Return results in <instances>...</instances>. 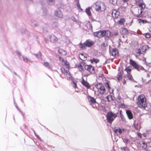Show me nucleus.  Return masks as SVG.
Masks as SVG:
<instances>
[{
    "instance_id": "19",
    "label": "nucleus",
    "mask_w": 151,
    "mask_h": 151,
    "mask_svg": "<svg viewBox=\"0 0 151 151\" xmlns=\"http://www.w3.org/2000/svg\"><path fill=\"white\" fill-rule=\"evenodd\" d=\"M126 114L129 119H131L133 118V114L130 110H127L126 111Z\"/></svg>"
},
{
    "instance_id": "42",
    "label": "nucleus",
    "mask_w": 151,
    "mask_h": 151,
    "mask_svg": "<svg viewBox=\"0 0 151 151\" xmlns=\"http://www.w3.org/2000/svg\"><path fill=\"white\" fill-rule=\"evenodd\" d=\"M147 144L144 142H143L142 145V147L144 149L146 148L147 147Z\"/></svg>"
},
{
    "instance_id": "45",
    "label": "nucleus",
    "mask_w": 151,
    "mask_h": 151,
    "mask_svg": "<svg viewBox=\"0 0 151 151\" xmlns=\"http://www.w3.org/2000/svg\"><path fill=\"white\" fill-rule=\"evenodd\" d=\"M52 26L53 27H58V25L57 22H54L52 24Z\"/></svg>"
},
{
    "instance_id": "7",
    "label": "nucleus",
    "mask_w": 151,
    "mask_h": 151,
    "mask_svg": "<svg viewBox=\"0 0 151 151\" xmlns=\"http://www.w3.org/2000/svg\"><path fill=\"white\" fill-rule=\"evenodd\" d=\"M84 68L89 73V74H86L84 75L83 76H87L89 75L91 73H94V69L93 66L91 65H85L84 66Z\"/></svg>"
},
{
    "instance_id": "41",
    "label": "nucleus",
    "mask_w": 151,
    "mask_h": 151,
    "mask_svg": "<svg viewBox=\"0 0 151 151\" xmlns=\"http://www.w3.org/2000/svg\"><path fill=\"white\" fill-rule=\"evenodd\" d=\"M72 83L73 84V86L74 88H77V83L76 81H75L72 80Z\"/></svg>"
},
{
    "instance_id": "60",
    "label": "nucleus",
    "mask_w": 151,
    "mask_h": 151,
    "mask_svg": "<svg viewBox=\"0 0 151 151\" xmlns=\"http://www.w3.org/2000/svg\"><path fill=\"white\" fill-rule=\"evenodd\" d=\"M149 151H151V146L150 147Z\"/></svg>"
},
{
    "instance_id": "62",
    "label": "nucleus",
    "mask_w": 151,
    "mask_h": 151,
    "mask_svg": "<svg viewBox=\"0 0 151 151\" xmlns=\"http://www.w3.org/2000/svg\"><path fill=\"white\" fill-rule=\"evenodd\" d=\"M138 136L139 137H141V136L140 135H139V133H138Z\"/></svg>"
},
{
    "instance_id": "22",
    "label": "nucleus",
    "mask_w": 151,
    "mask_h": 151,
    "mask_svg": "<svg viewBox=\"0 0 151 151\" xmlns=\"http://www.w3.org/2000/svg\"><path fill=\"white\" fill-rule=\"evenodd\" d=\"M88 99L89 100V101L91 102L92 103L94 104L96 102V101L94 98L90 96H88Z\"/></svg>"
},
{
    "instance_id": "1",
    "label": "nucleus",
    "mask_w": 151,
    "mask_h": 151,
    "mask_svg": "<svg viewBox=\"0 0 151 151\" xmlns=\"http://www.w3.org/2000/svg\"><path fill=\"white\" fill-rule=\"evenodd\" d=\"M137 4L139 6V9L136 8L134 12V15L137 17H141L142 15L141 14L142 9H144L145 7V4L143 3L142 0H139L136 2Z\"/></svg>"
},
{
    "instance_id": "36",
    "label": "nucleus",
    "mask_w": 151,
    "mask_h": 151,
    "mask_svg": "<svg viewBox=\"0 0 151 151\" xmlns=\"http://www.w3.org/2000/svg\"><path fill=\"white\" fill-rule=\"evenodd\" d=\"M44 65L48 68H51V67L49 63L47 62H45L44 63Z\"/></svg>"
},
{
    "instance_id": "57",
    "label": "nucleus",
    "mask_w": 151,
    "mask_h": 151,
    "mask_svg": "<svg viewBox=\"0 0 151 151\" xmlns=\"http://www.w3.org/2000/svg\"><path fill=\"white\" fill-rule=\"evenodd\" d=\"M125 9V8H124V7H120V8H119V9Z\"/></svg>"
},
{
    "instance_id": "21",
    "label": "nucleus",
    "mask_w": 151,
    "mask_h": 151,
    "mask_svg": "<svg viewBox=\"0 0 151 151\" xmlns=\"http://www.w3.org/2000/svg\"><path fill=\"white\" fill-rule=\"evenodd\" d=\"M58 52L60 54L63 55H66L67 54V52L63 49L60 48L58 50Z\"/></svg>"
},
{
    "instance_id": "8",
    "label": "nucleus",
    "mask_w": 151,
    "mask_h": 151,
    "mask_svg": "<svg viewBox=\"0 0 151 151\" xmlns=\"http://www.w3.org/2000/svg\"><path fill=\"white\" fill-rule=\"evenodd\" d=\"M104 30L98 31L94 33V36L98 38H100L104 37Z\"/></svg>"
},
{
    "instance_id": "54",
    "label": "nucleus",
    "mask_w": 151,
    "mask_h": 151,
    "mask_svg": "<svg viewBox=\"0 0 151 151\" xmlns=\"http://www.w3.org/2000/svg\"><path fill=\"white\" fill-rule=\"evenodd\" d=\"M141 21H142V22H143V23H144L145 22H146V21L145 20H141Z\"/></svg>"
},
{
    "instance_id": "40",
    "label": "nucleus",
    "mask_w": 151,
    "mask_h": 151,
    "mask_svg": "<svg viewBox=\"0 0 151 151\" xmlns=\"http://www.w3.org/2000/svg\"><path fill=\"white\" fill-rule=\"evenodd\" d=\"M79 45L80 48L82 49L84 48L86 46V45L84 44V43L83 44L81 43L79 44Z\"/></svg>"
},
{
    "instance_id": "11",
    "label": "nucleus",
    "mask_w": 151,
    "mask_h": 151,
    "mask_svg": "<svg viewBox=\"0 0 151 151\" xmlns=\"http://www.w3.org/2000/svg\"><path fill=\"white\" fill-rule=\"evenodd\" d=\"M94 42L91 40H86L84 42V44L86 46L90 47L92 46L94 44Z\"/></svg>"
},
{
    "instance_id": "44",
    "label": "nucleus",
    "mask_w": 151,
    "mask_h": 151,
    "mask_svg": "<svg viewBox=\"0 0 151 151\" xmlns=\"http://www.w3.org/2000/svg\"><path fill=\"white\" fill-rule=\"evenodd\" d=\"M76 6L78 9H81L82 11L83 10L81 8V6L80 5L79 1H77L76 4Z\"/></svg>"
},
{
    "instance_id": "58",
    "label": "nucleus",
    "mask_w": 151,
    "mask_h": 151,
    "mask_svg": "<svg viewBox=\"0 0 151 151\" xmlns=\"http://www.w3.org/2000/svg\"><path fill=\"white\" fill-rule=\"evenodd\" d=\"M123 1L126 2L129 1V0H122Z\"/></svg>"
},
{
    "instance_id": "14",
    "label": "nucleus",
    "mask_w": 151,
    "mask_h": 151,
    "mask_svg": "<svg viewBox=\"0 0 151 151\" xmlns=\"http://www.w3.org/2000/svg\"><path fill=\"white\" fill-rule=\"evenodd\" d=\"M124 129H121L118 128L115 129L114 130V132L116 133L117 135H120L124 131Z\"/></svg>"
},
{
    "instance_id": "5",
    "label": "nucleus",
    "mask_w": 151,
    "mask_h": 151,
    "mask_svg": "<svg viewBox=\"0 0 151 151\" xmlns=\"http://www.w3.org/2000/svg\"><path fill=\"white\" fill-rule=\"evenodd\" d=\"M98 91L101 94H103L106 93V89L104 85L101 83H99L95 86Z\"/></svg>"
},
{
    "instance_id": "51",
    "label": "nucleus",
    "mask_w": 151,
    "mask_h": 151,
    "mask_svg": "<svg viewBox=\"0 0 151 151\" xmlns=\"http://www.w3.org/2000/svg\"><path fill=\"white\" fill-rule=\"evenodd\" d=\"M35 55L37 58H40L41 57V55L40 53L38 54H36Z\"/></svg>"
},
{
    "instance_id": "30",
    "label": "nucleus",
    "mask_w": 151,
    "mask_h": 151,
    "mask_svg": "<svg viewBox=\"0 0 151 151\" xmlns=\"http://www.w3.org/2000/svg\"><path fill=\"white\" fill-rule=\"evenodd\" d=\"M78 68L79 70L81 72H84V70L83 68V66L81 64H79V65L78 66Z\"/></svg>"
},
{
    "instance_id": "37",
    "label": "nucleus",
    "mask_w": 151,
    "mask_h": 151,
    "mask_svg": "<svg viewBox=\"0 0 151 151\" xmlns=\"http://www.w3.org/2000/svg\"><path fill=\"white\" fill-rule=\"evenodd\" d=\"M61 70L62 72L65 75L68 71L66 70L64 68H61Z\"/></svg>"
},
{
    "instance_id": "29",
    "label": "nucleus",
    "mask_w": 151,
    "mask_h": 151,
    "mask_svg": "<svg viewBox=\"0 0 151 151\" xmlns=\"http://www.w3.org/2000/svg\"><path fill=\"white\" fill-rule=\"evenodd\" d=\"M90 61L91 63H93V62H95L96 63L99 62V60L94 58L91 59Z\"/></svg>"
},
{
    "instance_id": "48",
    "label": "nucleus",
    "mask_w": 151,
    "mask_h": 151,
    "mask_svg": "<svg viewBox=\"0 0 151 151\" xmlns=\"http://www.w3.org/2000/svg\"><path fill=\"white\" fill-rule=\"evenodd\" d=\"M151 37L149 33H146L145 35V37L146 38H149Z\"/></svg>"
},
{
    "instance_id": "12",
    "label": "nucleus",
    "mask_w": 151,
    "mask_h": 151,
    "mask_svg": "<svg viewBox=\"0 0 151 151\" xmlns=\"http://www.w3.org/2000/svg\"><path fill=\"white\" fill-rule=\"evenodd\" d=\"M49 37L51 42L54 43L58 40V38L53 35H49Z\"/></svg>"
},
{
    "instance_id": "28",
    "label": "nucleus",
    "mask_w": 151,
    "mask_h": 151,
    "mask_svg": "<svg viewBox=\"0 0 151 151\" xmlns=\"http://www.w3.org/2000/svg\"><path fill=\"white\" fill-rule=\"evenodd\" d=\"M148 47L146 45H144L141 48V50L142 52H145L147 50Z\"/></svg>"
},
{
    "instance_id": "25",
    "label": "nucleus",
    "mask_w": 151,
    "mask_h": 151,
    "mask_svg": "<svg viewBox=\"0 0 151 151\" xmlns=\"http://www.w3.org/2000/svg\"><path fill=\"white\" fill-rule=\"evenodd\" d=\"M106 98L107 99V101L109 102L114 100L113 97L110 95H108L107 97H106Z\"/></svg>"
},
{
    "instance_id": "2",
    "label": "nucleus",
    "mask_w": 151,
    "mask_h": 151,
    "mask_svg": "<svg viewBox=\"0 0 151 151\" xmlns=\"http://www.w3.org/2000/svg\"><path fill=\"white\" fill-rule=\"evenodd\" d=\"M137 104L139 107L141 108H145L147 106L146 99L145 96L142 95L138 97Z\"/></svg>"
},
{
    "instance_id": "32",
    "label": "nucleus",
    "mask_w": 151,
    "mask_h": 151,
    "mask_svg": "<svg viewBox=\"0 0 151 151\" xmlns=\"http://www.w3.org/2000/svg\"><path fill=\"white\" fill-rule=\"evenodd\" d=\"M125 70L127 71V74L130 73L131 71V68L129 67H127L126 68Z\"/></svg>"
},
{
    "instance_id": "64",
    "label": "nucleus",
    "mask_w": 151,
    "mask_h": 151,
    "mask_svg": "<svg viewBox=\"0 0 151 151\" xmlns=\"http://www.w3.org/2000/svg\"><path fill=\"white\" fill-rule=\"evenodd\" d=\"M150 32H151V27H150Z\"/></svg>"
},
{
    "instance_id": "17",
    "label": "nucleus",
    "mask_w": 151,
    "mask_h": 151,
    "mask_svg": "<svg viewBox=\"0 0 151 151\" xmlns=\"http://www.w3.org/2000/svg\"><path fill=\"white\" fill-rule=\"evenodd\" d=\"M134 126L135 129L137 130H139L141 128L140 123L139 122L137 123H135L134 124Z\"/></svg>"
},
{
    "instance_id": "6",
    "label": "nucleus",
    "mask_w": 151,
    "mask_h": 151,
    "mask_svg": "<svg viewBox=\"0 0 151 151\" xmlns=\"http://www.w3.org/2000/svg\"><path fill=\"white\" fill-rule=\"evenodd\" d=\"M130 63L134 68L139 71L141 70H145L143 67L139 65L134 61L131 59L130 60Z\"/></svg>"
},
{
    "instance_id": "61",
    "label": "nucleus",
    "mask_w": 151,
    "mask_h": 151,
    "mask_svg": "<svg viewBox=\"0 0 151 151\" xmlns=\"http://www.w3.org/2000/svg\"><path fill=\"white\" fill-rule=\"evenodd\" d=\"M138 136L139 137H141V136L140 135H139V133H138Z\"/></svg>"
},
{
    "instance_id": "4",
    "label": "nucleus",
    "mask_w": 151,
    "mask_h": 151,
    "mask_svg": "<svg viewBox=\"0 0 151 151\" xmlns=\"http://www.w3.org/2000/svg\"><path fill=\"white\" fill-rule=\"evenodd\" d=\"M117 116L116 114L113 113L111 111L109 112L106 115V119L108 122L109 123H111Z\"/></svg>"
},
{
    "instance_id": "39",
    "label": "nucleus",
    "mask_w": 151,
    "mask_h": 151,
    "mask_svg": "<svg viewBox=\"0 0 151 151\" xmlns=\"http://www.w3.org/2000/svg\"><path fill=\"white\" fill-rule=\"evenodd\" d=\"M64 65L66 66V68H68L69 67V63L66 60L63 63Z\"/></svg>"
},
{
    "instance_id": "31",
    "label": "nucleus",
    "mask_w": 151,
    "mask_h": 151,
    "mask_svg": "<svg viewBox=\"0 0 151 151\" xmlns=\"http://www.w3.org/2000/svg\"><path fill=\"white\" fill-rule=\"evenodd\" d=\"M124 142L126 144H127L130 142V141L127 138H124L123 139Z\"/></svg>"
},
{
    "instance_id": "43",
    "label": "nucleus",
    "mask_w": 151,
    "mask_h": 151,
    "mask_svg": "<svg viewBox=\"0 0 151 151\" xmlns=\"http://www.w3.org/2000/svg\"><path fill=\"white\" fill-rule=\"evenodd\" d=\"M122 151H129V150L126 147H124L121 148Z\"/></svg>"
},
{
    "instance_id": "56",
    "label": "nucleus",
    "mask_w": 151,
    "mask_h": 151,
    "mask_svg": "<svg viewBox=\"0 0 151 151\" xmlns=\"http://www.w3.org/2000/svg\"><path fill=\"white\" fill-rule=\"evenodd\" d=\"M34 133H35V136H36V137L37 138H39V136H38V135H36V134H35V132H34Z\"/></svg>"
},
{
    "instance_id": "63",
    "label": "nucleus",
    "mask_w": 151,
    "mask_h": 151,
    "mask_svg": "<svg viewBox=\"0 0 151 151\" xmlns=\"http://www.w3.org/2000/svg\"><path fill=\"white\" fill-rule=\"evenodd\" d=\"M144 60V61L145 62H146V59L144 58V60Z\"/></svg>"
},
{
    "instance_id": "55",
    "label": "nucleus",
    "mask_w": 151,
    "mask_h": 151,
    "mask_svg": "<svg viewBox=\"0 0 151 151\" xmlns=\"http://www.w3.org/2000/svg\"><path fill=\"white\" fill-rule=\"evenodd\" d=\"M17 53L19 55H20L21 54V53L19 51H17Z\"/></svg>"
},
{
    "instance_id": "35",
    "label": "nucleus",
    "mask_w": 151,
    "mask_h": 151,
    "mask_svg": "<svg viewBox=\"0 0 151 151\" xmlns=\"http://www.w3.org/2000/svg\"><path fill=\"white\" fill-rule=\"evenodd\" d=\"M47 1L50 5H53L54 3V0H47Z\"/></svg>"
},
{
    "instance_id": "16",
    "label": "nucleus",
    "mask_w": 151,
    "mask_h": 151,
    "mask_svg": "<svg viewBox=\"0 0 151 151\" xmlns=\"http://www.w3.org/2000/svg\"><path fill=\"white\" fill-rule=\"evenodd\" d=\"M111 32L108 30H104V37H106L108 38L110 37L111 36Z\"/></svg>"
},
{
    "instance_id": "10",
    "label": "nucleus",
    "mask_w": 151,
    "mask_h": 151,
    "mask_svg": "<svg viewBox=\"0 0 151 151\" xmlns=\"http://www.w3.org/2000/svg\"><path fill=\"white\" fill-rule=\"evenodd\" d=\"M112 15L114 18H117L119 15V12L116 9H114L112 12Z\"/></svg>"
},
{
    "instance_id": "50",
    "label": "nucleus",
    "mask_w": 151,
    "mask_h": 151,
    "mask_svg": "<svg viewBox=\"0 0 151 151\" xmlns=\"http://www.w3.org/2000/svg\"><path fill=\"white\" fill-rule=\"evenodd\" d=\"M59 60H60V61L62 62H63V63H64V62L66 60H64L61 57L59 58Z\"/></svg>"
},
{
    "instance_id": "53",
    "label": "nucleus",
    "mask_w": 151,
    "mask_h": 151,
    "mask_svg": "<svg viewBox=\"0 0 151 151\" xmlns=\"http://www.w3.org/2000/svg\"><path fill=\"white\" fill-rule=\"evenodd\" d=\"M45 40L46 43H48V40L45 38Z\"/></svg>"
},
{
    "instance_id": "47",
    "label": "nucleus",
    "mask_w": 151,
    "mask_h": 151,
    "mask_svg": "<svg viewBox=\"0 0 151 151\" xmlns=\"http://www.w3.org/2000/svg\"><path fill=\"white\" fill-rule=\"evenodd\" d=\"M24 61L25 62H27L28 61V59L26 57H23Z\"/></svg>"
},
{
    "instance_id": "34",
    "label": "nucleus",
    "mask_w": 151,
    "mask_h": 151,
    "mask_svg": "<svg viewBox=\"0 0 151 151\" xmlns=\"http://www.w3.org/2000/svg\"><path fill=\"white\" fill-rule=\"evenodd\" d=\"M110 3L113 5L116 4L117 3V0H109Z\"/></svg>"
},
{
    "instance_id": "9",
    "label": "nucleus",
    "mask_w": 151,
    "mask_h": 151,
    "mask_svg": "<svg viewBox=\"0 0 151 151\" xmlns=\"http://www.w3.org/2000/svg\"><path fill=\"white\" fill-rule=\"evenodd\" d=\"M110 54L114 57L118 56L119 52L118 50L116 48L113 49L112 50H110Z\"/></svg>"
},
{
    "instance_id": "23",
    "label": "nucleus",
    "mask_w": 151,
    "mask_h": 151,
    "mask_svg": "<svg viewBox=\"0 0 151 151\" xmlns=\"http://www.w3.org/2000/svg\"><path fill=\"white\" fill-rule=\"evenodd\" d=\"M65 75L67 77L68 79H69L71 80H72L73 78L72 77V75H71V74H70V73L69 71H68L67 73H66Z\"/></svg>"
},
{
    "instance_id": "18",
    "label": "nucleus",
    "mask_w": 151,
    "mask_h": 151,
    "mask_svg": "<svg viewBox=\"0 0 151 151\" xmlns=\"http://www.w3.org/2000/svg\"><path fill=\"white\" fill-rule=\"evenodd\" d=\"M91 9V8L90 7H88L86 9V13L89 18H91L92 17V14L90 11Z\"/></svg>"
},
{
    "instance_id": "13",
    "label": "nucleus",
    "mask_w": 151,
    "mask_h": 151,
    "mask_svg": "<svg viewBox=\"0 0 151 151\" xmlns=\"http://www.w3.org/2000/svg\"><path fill=\"white\" fill-rule=\"evenodd\" d=\"M81 83L84 86L88 88H90L91 87L90 84L87 81H85L83 78H82Z\"/></svg>"
},
{
    "instance_id": "38",
    "label": "nucleus",
    "mask_w": 151,
    "mask_h": 151,
    "mask_svg": "<svg viewBox=\"0 0 151 151\" xmlns=\"http://www.w3.org/2000/svg\"><path fill=\"white\" fill-rule=\"evenodd\" d=\"M127 77L128 78L129 80H132L133 79L132 75L130 74H127Z\"/></svg>"
},
{
    "instance_id": "59",
    "label": "nucleus",
    "mask_w": 151,
    "mask_h": 151,
    "mask_svg": "<svg viewBox=\"0 0 151 151\" xmlns=\"http://www.w3.org/2000/svg\"><path fill=\"white\" fill-rule=\"evenodd\" d=\"M126 82V81L125 80V79H124V82H123L124 84Z\"/></svg>"
},
{
    "instance_id": "20",
    "label": "nucleus",
    "mask_w": 151,
    "mask_h": 151,
    "mask_svg": "<svg viewBox=\"0 0 151 151\" xmlns=\"http://www.w3.org/2000/svg\"><path fill=\"white\" fill-rule=\"evenodd\" d=\"M121 33L123 35H127L128 33V31L125 28H122L120 30Z\"/></svg>"
},
{
    "instance_id": "26",
    "label": "nucleus",
    "mask_w": 151,
    "mask_h": 151,
    "mask_svg": "<svg viewBox=\"0 0 151 151\" xmlns=\"http://www.w3.org/2000/svg\"><path fill=\"white\" fill-rule=\"evenodd\" d=\"M125 22V19L124 18H122L119 20L118 23L120 25H124Z\"/></svg>"
},
{
    "instance_id": "27",
    "label": "nucleus",
    "mask_w": 151,
    "mask_h": 151,
    "mask_svg": "<svg viewBox=\"0 0 151 151\" xmlns=\"http://www.w3.org/2000/svg\"><path fill=\"white\" fill-rule=\"evenodd\" d=\"M123 74V73L122 72H120L119 73H118V76L117 77V79L119 81L120 80H121L122 78V75Z\"/></svg>"
},
{
    "instance_id": "52",
    "label": "nucleus",
    "mask_w": 151,
    "mask_h": 151,
    "mask_svg": "<svg viewBox=\"0 0 151 151\" xmlns=\"http://www.w3.org/2000/svg\"><path fill=\"white\" fill-rule=\"evenodd\" d=\"M88 25H89V27L90 29L92 30V25L91 24H88Z\"/></svg>"
},
{
    "instance_id": "24",
    "label": "nucleus",
    "mask_w": 151,
    "mask_h": 151,
    "mask_svg": "<svg viewBox=\"0 0 151 151\" xmlns=\"http://www.w3.org/2000/svg\"><path fill=\"white\" fill-rule=\"evenodd\" d=\"M80 58L83 61H85L87 59V58L83 54H81L79 55Z\"/></svg>"
},
{
    "instance_id": "49",
    "label": "nucleus",
    "mask_w": 151,
    "mask_h": 151,
    "mask_svg": "<svg viewBox=\"0 0 151 151\" xmlns=\"http://www.w3.org/2000/svg\"><path fill=\"white\" fill-rule=\"evenodd\" d=\"M71 19L73 22H77V21L76 20V18L72 16L71 17Z\"/></svg>"
},
{
    "instance_id": "46",
    "label": "nucleus",
    "mask_w": 151,
    "mask_h": 151,
    "mask_svg": "<svg viewBox=\"0 0 151 151\" xmlns=\"http://www.w3.org/2000/svg\"><path fill=\"white\" fill-rule=\"evenodd\" d=\"M141 51H141V49H140V48H139V49H138L137 50V53L139 55L142 53Z\"/></svg>"
},
{
    "instance_id": "15",
    "label": "nucleus",
    "mask_w": 151,
    "mask_h": 151,
    "mask_svg": "<svg viewBox=\"0 0 151 151\" xmlns=\"http://www.w3.org/2000/svg\"><path fill=\"white\" fill-rule=\"evenodd\" d=\"M55 15L56 17L59 18H62L63 17L62 13L60 10L55 11Z\"/></svg>"
},
{
    "instance_id": "33",
    "label": "nucleus",
    "mask_w": 151,
    "mask_h": 151,
    "mask_svg": "<svg viewBox=\"0 0 151 151\" xmlns=\"http://www.w3.org/2000/svg\"><path fill=\"white\" fill-rule=\"evenodd\" d=\"M106 87L108 89L109 91L110 90V87L109 85V82L107 81L105 83Z\"/></svg>"
},
{
    "instance_id": "3",
    "label": "nucleus",
    "mask_w": 151,
    "mask_h": 151,
    "mask_svg": "<svg viewBox=\"0 0 151 151\" xmlns=\"http://www.w3.org/2000/svg\"><path fill=\"white\" fill-rule=\"evenodd\" d=\"M93 7L96 11L98 12H103L106 9L105 5L101 1L96 2L93 4Z\"/></svg>"
}]
</instances>
